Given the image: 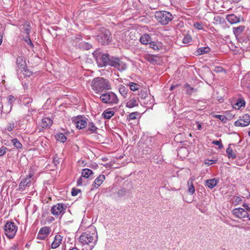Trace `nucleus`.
<instances>
[{
	"mask_svg": "<svg viewBox=\"0 0 250 250\" xmlns=\"http://www.w3.org/2000/svg\"><path fill=\"white\" fill-rule=\"evenodd\" d=\"M98 241L96 229L91 226L87 230L83 232L79 238V243L82 247V250H92Z\"/></svg>",
	"mask_w": 250,
	"mask_h": 250,
	"instance_id": "1",
	"label": "nucleus"
},
{
	"mask_svg": "<svg viewBox=\"0 0 250 250\" xmlns=\"http://www.w3.org/2000/svg\"><path fill=\"white\" fill-rule=\"evenodd\" d=\"M91 86L93 90L97 93H101L104 90L111 89L109 81L102 77L94 78L92 82Z\"/></svg>",
	"mask_w": 250,
	"mask_h": 250,
	"instance_id": "2",
	"label": "nucleus"
},
{
	"mask_svg": "<svg viewBox=\"0 0 250 250\" xmlns=\"http://www.w3.org/2000/svg\"><path fill=\"white\" fill-rule=\"evenodd\" d=\"M93 55L99 67H103L108 65L110 59L109 54H102L100 51L96 50Z\"/></svg>",
	"mask_w": 250,
	"mask_h": 250,
	"instance_id": "3",
	"label": "nucleus"
},
{
	"mask_svg": "<svg viewBox=\"0 0 250 250\" xmlns=\"http://www.w3.org/2000/svg\"><path fill=\"white\" fill-rule=\"evenodd\" d=\"M155 17L157 21L163 25H166L173 18L172 15L166 11H157Z\"/></svg>",
	"mask_w": 250,
	"mask_h": 250,
	"instance_id": "4",
	"label": "nucleus"
},
{
	"mask_svg": "<svg viewBox=\"0 0 250 250\" xmlns=\"http://www.w3.org/2000/svg\"><path fill=\"white\" fill-rule=\"evenodd\" d=\"M97 39L103 45L108 44L111 41L110 32L107 29L104 27L101 28L97 35Z\"/></svg>",
	"mask_w": 250,
	"mask_h": 250,
	"instance_id": "5",
	"label": "nucleus"
},
{
	"mask_svg": "<svg viewBox=\"0 0 250 250\" xmlns=\"http://www.w3.org/2000/svg\"><path fill=\"white\" fill-rule=\"evenodd\" d=\"M246 210L242 208H236L232 210L233 214L237 218L244 221H250V208L247 206Z\"/></svg>",
	"mask_w": 250,
	"mask_h": 250,
	"instance_id": "6",
	"label": "nucleus"
},
{
	"mask_svg": "<svg viewBox=\"0 0 250 250\" xmlns=\"http://www.w3.org/2000/svg\"><path fill=\"white\" fill-rule=\"evenodd\" d=\"M17 230V226L13 222L8 221L4 225V234L9 239L14 238Z\"/></svg>",
	"mask_w": 250,
	"mask_h": 250,
	"instance_id": "7",
	"label": "nucleus"
},
{
	"mask_svg": "<svg viewBox=\"0 0 250 250\" xmlns=\"http://www.w3.org/2000/svg\"><path fill=\"white\" fill-rule=\"evenodd\" d=\"M100 99L103 103L105 104H116L119 102L117 95L112 92H106L102 94Z\"/></svg>",
	"mask_w": 250,
	"mask_h": 250,
	"instance_id": "8",
	"label": "nucleus"
},
{
	"mask_svg": "<svg viewBox=\"0 0 250 250\" xmlns=\"http://www.w3.org/2000/svg\"><path fill=\"white\" fill-rule=\"evenodd\" d=\"M66 209L65 205L63 203H58L51 207L50 211L55 216H62L65 213Z\"/></svg>",
	"mask_w": 250,
	"mask_h": 250,
	"instance_id": "9",
	"label": "nucleus"
},
{
	"mask_svg": "<svg viewBox=\"0 0 250 250\" xmlns=\"http://www.w3.org/2000/svg\"><path fill=\"white\" fill-rule=\"evenodd\" d=\"M250 123V117L248 114H246L243 117L234 123V125L236 126H246L249 125Z\"/></svg>",
	"mask_w": 250,
	"mask_h": 250,
	"instance_id": "10",
	"label": "nucleus"
},
{
	"mask_svg": "<svg viewBox=\"0 0 250 250\" xmlns=\"http://www.w3.org/2000/svg\"><path fill=\"white\" fill-rule=\"evenodd\" d=\"M51 232V229L49 227L42 228L37 236V239L39 240H44Z\"/></svg>",
	"mask_w": 250,
	"mask_h": 250,
	"instance_id": "11",
	"label": "nucleus"
},
{
	"mask_svg": "<svg viewBox=\"0 0 250 250\" xmlns=\"http://www.w3.org/2000/svg\"><path fill=\"white\" fill-rule=\"evenodd\" d=\"M73 122L76 125V127L80 129L86 127L87 123L82 116H77L73 118Z\"/></svg>",
	"mask_w": 250,
	"mask_h": 250,
	"instance_id": "12",
	"label": "nucleus"
},
{
	"mask_svg": "<svg viewBox=\"0 0 250 250\" xmlns=\"http://www.w3.org/2000/svg\"><path fill=\"white\" fill-rule=\"evenodd\" d=\"M16 65H17V71L23 70V69H25L26 67V64L25 61L23 59L22 56H19L16 59Z\"/></svg>",
	"mask_w": 250,
	"mask_h": 250,
	"instance_id": "13",
	"label": "nucleus"
},
{
	"mask_svg": "<svg viewBox=\"0 0 250 250\" xmlns=\"http://www.w3.org/2000/svg\"><path fill=\"white\" fill-rule=\"evenodd\" d=\"M31 176L29 175L28 177L23 178L19 186V189L21 191H23L25 189V187L29 186L31 183Z\"/></svg>",
	"mask_w": 250,
	"mask_h": 250,
	"instance_id": "14",
	"label": "nucleus"
},
{
	"mask_svg": "<svg viewBox=\"0 0 250 250\" xmlns=\"http://www.w3.org/2000/svg\"><path fill=\"white\" fill-rule=\"evenodd\" d=\"M226 19L230 24H235L240 22L241 18L240 16L237 17L234 14H230L227 16ZM242 20H243L242 18Z\"/></svg>",
	"mask_w": 250,
	"mask_h": 250,
	"instance_id": "15",
	"label": "nucleus"
},
{
	"mask_svg": "<svg viewBox=\"0 0 250 250\" xmlns=\"http://www.w3.org/2000/svg\"><path fill=\"white\" fill-rule=\"evenodd\" d=\"M139 99L135 97L130 98L126 103V107L128 108H133L137 106L139 104Z\"/></svg>",
	"mask_w": 250,
	"mask_h": 250,
	"instance_id": "16",
	"label": "nucleus"
},
{
	"mask_svg": "<svg viewBox=\"0 0 250 250\" xmlns=\"http://www.w3.org/2000/svg\"><path fill=\"white\" fill-rule=\"evenodd\" d=\"M62 237L60 235H56L55 236L54 240L51 245L52 249H56L62 243Z\"/></svg>",
	"mask_w": 250,
	"mask_h": 250,
	"instance_id": "17",
	"label": "nucleus"
},
{
	"mask_svg": "<svg viewBox=\"0 0 250 250\" xmlns=\"http://www.w3.org/2000/svg\"><path fill=\"white\" fill-rule=\"evenodd\" d=\"M105 179V175L103 174L100 175L96 178L92 184V186L95 188H98L103 183Z\"/></svg>",
	"mask_w": 250,
	"mask_h": 250,
	"instance_id": "18",
	"label": "nucleus"
},
{
	"mask_svg": "<svg viewBox=\"0 0 250 250\" xmlns=\"http://www.w3.org/2000/svg\"><path fill=\"white\" fill-rule=\"evenodd\" d=\"M218 183V180L216 178H213L206 181V186L208 188L212 189L216 186Z\"/></svg>",
	"mask_w": 250,
	"mask_h": 250,
	"instance_id": "19",
	"label": "nucleus"
},
{
	"mask_svg": "<svg viewBox=\"0 0 250 250\" xmlns=\"http://www.w3.org/2000/svg\"><path fill=\"white\" fill-rule=\"evenodd\" d=\"M53 123L52 120L49 118H43L41 122V125L43 128H47L50 127Z\"/></svg>",
	"mask_w": 250,
	"mask_h": 250,
	"instance_id": "20",
	"label": "nucleus"
},
{
	"mask_svg": "<svg viewBox=\"0 0 250 250\" xmlns=\"http://www.w3.org/2000/svg\"><path fill=\"white\" fill-rule=\"evenodd\" d=\"M140 41L143 44H149L151 42V38L147 34H144L140 39Z\"/></svg>",
	"mask_w": 250,
	"mask_h": 250,
	"instance_id": "21",
	"label": "nucleus"
},
{
	"mask_svg": "<svg viewBox=\"0 0 250 250\" xmlns=\"http://www.w3.org/2000/svg\"><path fill=\"white\" fill-rule=\"evenodd\" d=\"M245 29L244 25H241L236 27H233V32L235 36L237 37L239 36Z\"/></svg>",
	"mask_w": 250,
	"mask_h": 250,
	"instance_id": "22",
	"label": "nucleus"
},
{
	"mask_svg": "<svg viewBox=\"0 0 250 250\" xmlns=\"http://www.w3.org/2000/svg\"><path fill=\"white\" fill-rule=\"evenodd\" d=\"M118 90L120 94L123 98H125L127 97L128 89L123 85H120L118 86Z\"/></svg>",
	"mask_w": 250,
	"mask_h": 250,
	"instance_id": "23",
	"label": "nucleus"
},
{
	"mask_svg": "<svg viewBox=\"0 0 250 250\" xmlns=\"http://www.w3.org/2000/svg\"><path fill=\"white\" fill-rule=\"evenodd\" d=\"M231 145L230 144L226 149V153L229 159H234L236 157V154L233 152L232 149L230 147Z\"/></svg>",
	"mask_w": 250,
	"mask_h": 250,
	"instance_id": "24",
	"label": "nucleus"
},
{
	"mask_svg": "<svg viewBox=\"0 0 250 250\" xmlns=\"http://www.w3.org/2000/svg\"><path fill=\"white\" fill-rule=\"evenodd\" d=\"M31 29V27L30 23L27 21H25L23 25L22 30L23 32L26 34V36H29Z\"/></svg>",
	"mask_w": 250,
	"mask_h": 250,
	"instance_id": "25",
	"label": "nucleus"
},
{
	"mask_svg": "<svg viewBox=\"0 0 250 250\" xmlns=\"http://www.w3.org/2000/svg\"><path fill=\"white\" fill-rule=\"evenodd\" d=\"M245 101L243 99H239L236 103L234 105V108L235 109H239L240 108L242 107H245Z\"/></svg>",
	"mask_w": 250,
	"mask_h": 250,
	"instance_id": "26",
	"label": "nucleus"
},
{
	"mask_svg": "<svg viewBox=\"0 0 250 250\" xmlns=\"http://www.w3.org/2000/svg\"><path fill=\"white\" fill-rule=\"evenodd\" d=\"M120 61V59H119L118 58L111 57L108 65L116 68Z\"/></svg>",
	"mask_w": 250,
	"mask_h": 250,
	"instance_id": "27",
	"label": "nucleus"
},
{
	"mask_svg": "<svg viewBox=\"0 0 250 250\" xmlns=\"http://www.w3.org/2000/svg\"><path fill=\"white\" fill-rule=\"evenodd\" d=\"M120 61V59H119L118 58L111 57L108 65L116 68Z\"/></svg>",
	"mask_w": 250,
	"mask_h": 250,
	"instance_id": "28",
	"label": "nucleus"
},
{
	"mask_svg": "<svg viewBox=\"0 0 250 250\" xmlns=\"http://www.w3.org/2000/svg\"><path fill=\"white\" fill-rule=\"evenodd\" d=\"M87 130L91 133H97L98 128L94 125L92 122H89L88 125Z\"/></svg>",
	"mask_w": 250,
	"mask_h": 250,
	"instance_id": "29",
	"label": "nucleus"
},
{
	"mask_svg": "<svg viewBox=\"0 0 250 250\" xmlns=\"http://www.w3.org/2000/svg\"><path fill=\"white\" fill-rule=\"evenodd\" d=\"M114 114L115 112L114 111L106 109L103 113L102 115L104 116V118L110 119L114 116Z\"/></svg>",
	"mask_w": 250,
	"mask_h": 250,
	"instance_id": "30",
	"label": "nucleus"
},
{
	"mask_svg": "<svg viewBox=\"0 0 250 250\" xmlns=\"http://www.w3.org/2000/svg\"><path fill=\"white\" fill-rule=\"evenodd\" d=\"M93 171L89 168H84L82 172V177L87 178L91 175L93 174Z\"/></svg>",
	"mask_w": 250,
	"mask_h": 250,
	"instance_id": "31",
	"label": "nucleus"
},
{
	"mask_svg": "<svg viewBox=\"0 0 250 250\" xmlns=\"http://www.w3.org/2000/svg\"><path fill=\"white\" fill-rule=\"evenodd\" d=\"M193 180L190 178L188 182V191L191 194H193L195 192V188L193 186Z\"/></svg>",
	"mask_w": 250,
	"mask_h": 250,
	"instance_id": "32",
	"label": "nucleus"
},
{
	"mask_svg": "<svg viewBox=\"0 0 250 250\" xmlns=\"http://www.w3.org/2000/svg\"><path fill=\"white\" fill-rule=\"evenodd\" d=\"M126 64L125 62L122 61L121 60L116 67V68H117L120 71H123L125 70L126 69Z\"/></svg>",
	"mask_w": 250,
	"mask_h": 250,
	"instance_id": "33",
	"label": "nucleus"
},
{
	"mask_svg": "<svg viewBox=\"0 0 250 250\" xmlns=\"http://www.w3.org/2000/svg\"><path fill=\"white\" fill-rule=\"evenodd\" d=\"M56 139L57 141H60L62 143H64L67 140L66 137L62 133H59L55 136Z\"/></svg>",
	"mask_w": 250,
	"mask_h": 250,
	"instance_id": "34",
	"label": "nucleus"
},
{
	"mask_svg": "<svg viewBox=\"0 0 250 250\" xmlns=\"http://www.w3.org/2000/svg\"><path fill=\"white\" fill-rule=\"evenodd\" d=\"M184 87H185V88H186V92H187V94H189V95H191V94L196 92V91H197V90L196 89L190 86V85L188 83H186L184 85Z\"/></svg>",
	"mask_w": 250,
	"mask_h": 250,
	"instance_id": "35",
	"label": "nucleus"
},
{
	"mask_svg": "<svg viewBox=\"0 0 250 250\" xmlns=\"http://www.w3.org/2000/svg\"><path fill=\"white\" fill-rule=\"evenodd\" d=\"M12 106H13L12 105H11L9 104H5L4 106H3V111H2V116L3 115V114H7L9 113L10 112V111H11Z\"/></svg>",
	"mask_w": 250,
	"mask_h": 250,
	"instance_id": "36",
	"label": "nucleus"
},
{
	"mask_svg": "<svg viewBox=\"0 0 250 250\" xmlns=\"http://www.w3.org/2000/svg\"><path fill=\"white\" fill-rule=\"evenodd\" d=\"M13 146L17 149H21L22 148V144L19 142L17 138H14L11 141Z\"/></svg>",
	"mask_w": 250,
	"mask_h": 250,
	"instance_id": "37",
	"label": "nucleus"
},
{
	"mask_svg": "<svg viewBox=\"0 0 250 250\" xmlns=\"http://www.w3.org/2000/svg\"><path fill=\"white\" fill-rule=\"evenodd\" d=\"M138 95L140 99H145L147 96V89L146 88L141 89Z\"/></svg>",
	"mask_w": 250,
	"mask_h": 250,
	"instance_id": "38",
	"label": "nucleus"
},
{
	"mask_svg": "<svg viewBox=\"0 0 250 250\" xmlns=\"http://www.w3.org/2000/svg\"><path fill=\"white\" fill-rule=\"evenodd\" d=\"M128 85L129 86L130 89L132 91L137 90L139 89L140 87V85L138 84L134 83L133 82H130Z\"/></svg>",
	"mask_w": 250,
	"mask_h": 250,
	"instance_id": "39",
	"label": "nucleus"
},
{
	"mask_svg": "<svg viewBox=\"0 0 250 250\" xmlns=\"http://www.w3.org/2000/svg\"><path fill=\"white\" fill-rule=\"evenodd\" d=\"M150 47L154 50H158L161 48L160 44L156 43L155 42H151L149 43Z\"/></svg>",
	"mask_w": 250,
	"mask_h": 250,
	"instance_id": "40",
	"label": "nucleus"
},
{
	"mask_svg": "<svg viewBox=\"0 0 250 250\" xmlns=\"http://www.w3.org/2000/svg\"><path fill=\"white\" fill-rule=\"evenodd\" d=\"M210 50V48L208 47H201L198 49V54H203L204 53H208Z\"/></svg>",
	"mask_w": 250,
	"mask_h": 250,
	"instance_id": "41",
	"label": "nucleus"
},
{
	"mask_svg": "<svg viewBox=\"0 0 250 250\" xmlns=\"http://www.w3.org/2000/svg\"><path fill=\"white\" fill-rule=\"evenodd\" d=\"M32 102V99L30 97H25L22 101L23 104L25 106H28L29 104H31Z\"/></svg>",
	"mask_w": 250,
	"mask_h": 250,
	"instance_id": "42",
	"label": "nucleus"
},
{
	"mask_svg": "<svg viewBox=\"0 0 250 250\" xmlns=\"http://www.w3.org/2000/svg\"><path fill=\"white\" fill-rule=\"evenodd\" d=\"M138 114H139L138 112L131 113L127 116V119L128 121L135 120L137 118L136 116Z\"/></svg>",
	"mask_w": 250,
	"mask_h": 250,
	"instance_id": "43",
	"label": "nucleus"
},
{
	"mask_svg": "<svg viewBox=\"0 0 250 250\" xmlns=\"http://www.w3.org/2000/svg\"><path fill=\"white\" fill-rule=\"evenodd\" d=\"M192 38L189 35H186L183 39V42L185 44L191 42Z\"/></svg>",
	"mask_w": 250,
	"mask_h": 250,
	"instance_id": "44",
	"label": "nucleus"
},
{
	"mask_svg": "<svg viewBox=\"0 0 250 250\" xmlns=\"http://www.w3.org/2000/svg\"><path fill=\"white\" fill-rule=\"evenodd\" d=\"M7 103L13 106V103L16 101V98L12 95H9L7 97Z\"/></svg>",
	"mask_w": 250,
	"mask_h": 250,
	"instance_id": "45",
	"label": "nucleus"
},
{
	"mask_svg": "<svg viewBox=\"0 0 250 250\" xmlns=\"http://www.w3.org/2000/svg\"><path fill=\"white\" fill-rule=\"evenodd\" d=\"M21 71L27 77L30 76L32 74V72L27 69V66L25 67V69L24 68L23 70H21Z\"/></svg>",
	"mask_w": 250,
	"mask_h": 250,
	"instance_id": "46",
	"label": "nucleus"
},
{
	"mask_svg": "<svg viewBox=\"0 0 250 250\" xmlns=\"http://www.w3.org/2000/svg\"><path fill=\"white\" fill-rule=\"evenodd\" d=\"M212 143L213 145H216L218 146V148L219 149H221L223 148V145L222 143V141L221 140L218 141H213Z\"/></svg>",
	"mask_w": 250,
	"mask_h": 250,
	"instance_id": "47",
	"label": "nucleus"
},
{
	"mask_svg": "<svg viewBox=\"0 0 250 250\" xmlns=\"http://www.w3.org/2000/svg\"><path fill=\"white\" fill-rule=\"evenodd\" d=\"M214 117L216 118L219 119L222 122L225 123L227 121V118L225 116L222 115H214Z\"/></svg>",
	"mask_w": 250,
	"mask_h": 250,
	"instance_id": "48",
	"label": "nucleus"
},
{
	"mask_svg": "<svg viewBox=\"0 0 250 250\" xmlns=\"http://www.w3.org/2000/svg\"><path fill=\"white\" fill-rule=\"evenodd\" d=\"M24 41L25 42H26L30 47H33L34 45L33 43L32 42L29 36H26L25 37L24 39Z\"/></svg>",
	"mask_w": 250,
	"mask_h": 250,
	"instance_id": "49",
	"label": "nucleus"
},
{
	"mask_svg": "<svg viewBox=\"0 0 250 250\" xmlns=\"http://www.w3.org/2000/svg\"><path fill=\"white\" fill-rule=\"evenodd\" d=\"M59 156L55 154L53 156V163L54 164L55 166H57L58 164L60 163V160H59Z\"/></svg>",
	"mask_w": 250,
	"mask_h": 250,
	"instance_id": "50",
	"label": "nucleus"
},
{
	"mask_svg": "<svg viewBox=\"0 0 250 250\" xmlns=\"http://www.w3.org/2000/svg\"><path fill=\"white\" fill-rule=\"evenodd\" d=\"M194 27L198 30H203L202 24L198 22H196L193 24Z\"/></svg>",
	"mask_w": 250,
	"mask_h": 250,
	"instance_id": "51",
	"label": "nucleus"
},
{
	"mask_svg": "<svg viewBox=\"0 0 250 250\" xmlns=\"http://www.w3.org/2000/svg\"><path fill=\"white\" fill-rule=\"evenodd\" d=\"M242 201V199L240 197L238 196H234L233 198V202L235 205L241 203Z\"/></svg>",
	"mask_w": 250,
	"mask_h": 250,
	"instance_id": "52",
	"label": "nucleus"
},
{
	"mask_svg": "<svg viewBox=\"0 0 250 250\" xmlns=\"http://www.w3.org/2000/svg\"><path fill=\"white\" fill-rule=\"evenodd\" d=\"M7 150V148L6 147L4 146H1L0 148V156H2L4 155L6 153Z\"/></svg>",
	"mask_w": 250,
	"mask_h": 250,
	"instance_id": "53",
	"label": "nucleus"
},
{
	"mask_svg": "<svg viewBox=\"0 0 250 250\" xmlns=\"http://www.w3.org/2000/svg\"><path fill=\"white\" fill-rule=\"evenodd\" d=\"M83 47L86 50H89L92 47V45L89 43L84 42L83 43Z\"/></svg>",
	"mask_w": 250,
	"mask_h": 250,
	"instance_id": "54",
	"label": "nucleus"
},
{
	"mask_svg": "<svg viewBox=\"0 0 250 250\" xmlns=\"http://www.w3.org/2000/svg\"><path fill=\"white\" fill-rule=\"evenodd\" d=\"M80 192H81V190L73 188H72V191H71V194L73 196H76Z\"/></svg>",
	"mask_w": 250,
	"mask_h": 250,
	"instance_id": "55",
	"label": "nucleus"
},
{
	"mask_svg": "<svg viewBox=\"0 0 250 250\" xmlns=\"http://www.w3.org/2000/svg\"><path fill=\"white\" fill-rule=\"evenodd\" d=\"M182 153H185L186 154L188 153V150L186 147H181L178 149V154L180 155Z\"/></svg>",
	"mask_w": 250,
	"mask_h": 250,
	"instance_id": "56",
	"label": "nucleus"
},
{
	"mask_svg": "<svg viewBox=\"0 0 250 250\" xmlns=\"http://www.w3.org/2000/svg\"><path fill=\"white\" fill-rule=\"evenodd\" d=\"M83 177H80L79 179L77 181V185L78 186H81L83 185V183H84L83 180Z\"/></svg>",
	"mask_w": 250,
	"mask_h": 250,
	"instance_id": "57",
	"label": "nucleus"
},
{
	"mask_svg": "<svg viewBox=\"0 0 250 250\" xmlns=\"http://www.w3.org/2000/svg\"><path fill=\"white\" fill-rule=\"evenodd\" d=\"M214 71L216 72H222L224 71V69L221 66H216L215 67Z\"/></svg>",
	"mask_w": 250,
	"mask_h": 250,
	"instance_id": "58",
	"label": "nucleus"
},
{
	"mask_svg": "<svg viewBox=\"0 0 250 250\" xmlns=\"http://www.w3.org/2000/svg\"><path fill=\"white\" fill-rule=\"evenodd\" d=\"M14 127V124H10L7 126V130L8 131H11Z\"/></svg>",
	"mask_w": 250,
	"mask_h": 250,
	"instance_id": "59",
	"label": "nucleus"
},
{
	"mask_svg": "<svg viewBox=\"0 0 250 250\" xmlns=\"http://www.w3.org/2000/svg\"><path fill=\"white\" fill-rule=\"evenodd\" d=\"M196 125H197V129L199 130H201L203 129L202 124L199 123L198 121L195 122Z\"/></svg>",
	"mask_w": 250,
	"mask_h": 250,
	"instance_id": "60",
	"label": "nucleus"
},
{
	"mask_svg": "<svg viewBox=\"0 0 250 250\" xmlns=\"http://www.w3.org/2000/svg\"><path fill=\"white\" fill-rule=\"evenodd\" d=\"M3 109V105L1 102H0V113L1 114V116L2 117V111Z\"/></svg>",
	"mask_w": 250,
	"mask_h": 250,
	"instance_id": "61",
	"label": "nucleus"
},
{
	"mask_svg": "<svg viewBox=\"0 0 250 250\" xmlns=\"http://www.w3.org/2000/svg\"><path fill=\"white\" fill-rule=\"evenodd\" d=\"M18 246V244H14L10 249V250H16V248Z\"/></svg>",
	"mask_w": 250,
	"mask_h": 250,
	"instance_id": "62",
	"label": "nucleus"
},
{
	"mask_svg": "<svg viewBox=\"0 0 250 250\" xmlns=\"http://www.w3.org/2000/svg\"><path fill=\"white\" fill-rule=\"evenodd\" d=\"M177 86H178V85H177V84L176 85H172L170 86V90H172Z\"/></svg>",
	"mask_w": 250,
	"mask_h": 250,
	"instance_id": "63",
	"label": "nucleus"
},
{
	"mask_svg": "<svg viewBox=\"0 0 250 250\" xmlns=\"http://www.w3.org/2000/svg\"><path fill=\"white\" fill-rule=\"evenodd\" d=\"M210 160H208V162H206L205 163L207 164L208 166L212 164V163H210Z\"/></svg>",
	"mask_w": 250,
	"mask_h": 250,
	"instance_id": "64",
	"label": "nucleus"
}]
</instances>
